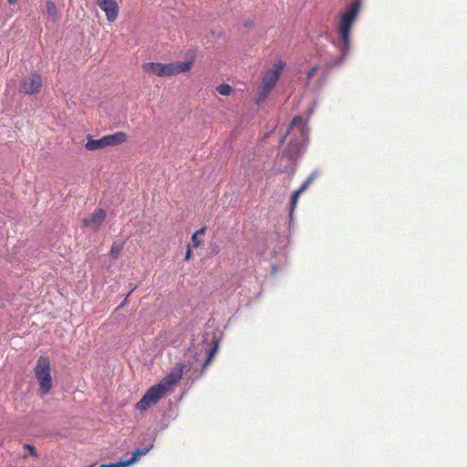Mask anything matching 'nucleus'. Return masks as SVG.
I'll list each match as a JSON object with an SVG mask.
<instances>
[{"mask_svg":"<svg viewBox=\"0 0 467 467\" xmlns=\"http://www.w3.org/2000/svg\"><path fill=\"white\" fill-rule=\"evenodd\" d=\"M98 6L105 13L109 22H115L119 16V6L116 0H95Z\"/></svg>","mask_w":467,"mask_h":467,"instance_id":"8","label":"nucleus"},{"mask_svg":"<svg viewBox=\"0 0 467 467\" xmlns=\"http://www.w3.org/2000/svg\"><path fill=\"white\" fill-rule=\"evenodd\" d=\"M361 5L360 0H354L340 16L336 32L339 42L342 56L345 57L350 49V30L354 25Z\"/></svg>","mask_w":467,"mask_h":467,"instance_id":"1","label":"nucleus"},{"mask_svg":"<svg viewBox=\"0 0 467 467\" xmlns=\"http://www.w3.org/2000/svg\"><path fill=\"white\" fill-rule=\"evenodd\" d=\"M304 144L300 142H290L289 147L285 152L289 160H296L302 154Z\"/></svg>","mask_w":467,"mask_h":467,"instance_id":"14","label":"nucleus"},{"mask_svg":"<svg viewBox=\"0 0 467 467\" xmlns=\"http://www.w3.org/2000/svg\"><path fill=\"white\" fill-rule=\"evenodd\" d=\"M192 242L193 247H195V248H197L201 245V241L198 239V236H196V234H192Z\"/></svg>","mask_w":467,"mask_h":467,"instance_id":"21","label":"nucleus"},{"mask_svg":"<svg viewBox=\"0 0 467 467\" xmlns=\"http://www.w3.org/2000/svg\"><path fill=\"white\" fill-rule=\"evenodd\" d=\"M210 250L212 254H218L220 252V247L216 244H210Z\"/></svg>","mask_w":467,"mask_h":467,"instance_id":"20","label":"nucleus"},{"mask_svg":"<svg viewBox=\"0 0 467 467\" xmlns=\"http://www.w3.org/2000/svg\"><path fill=\"white\" fill-rule=\"evenodd\" d=\"M123 250V244L114 242L110 247L109 255L113 259H118Z\"/></svg>","mask_w":467,"mask_h":467,"instance_id":"17","label":"nucleus"},{"mask_svg":"<svg viewBox=\"0 0 467 467\" xmlns=\"http://www.w3.org/2000/svg\"><path fill=\"white\" fill-rule=\"evenodd\" d=\"M319 69L318 66L313 67L306 74V84L308 85L309 81L312 79V78L316 75L317 70Z\"/></svg>","mask_w":467,"mask_h":467,"instance_id":"19","label":"nucleus"},{"mask_svg":"<svg viewBox=\"0 0 467 467\" xmlns=\"http://www.w3.org/2000/svg\"><path fill=\"white\" fill-rule=\"evenodd\" d=\"M205 227H202L201 229H199L198 231H196L193 234H196V236H199V235H203L205 234Z\"/></svg>","mask_w":467,"mask_h":467,"instance_id":"24","label":"nucleus"},{"mask_svg":"<svg viewBox=\"0 0 467 467\" xmlns=\"http://www.w3.org/2000/svg\"><path fill=\"white\" fill-rule=\"evenodd\" d=\"M142 70L154 77H172L180 73H187L192 67V61L183 62H171V63H161V62H147L142 64Z\"/></svg>","mask_w":467,"mask_h":467,"instance_id":"2","label":"nucleus"},{"mask_svg":"<svg viewBox=\"0 0 467 467\" xmlns=\"http://www.w3.org/2000/svg\"><path fill=\"white\" fill-rule=\"evenodd\" d=\"M35 376L39 383V395L48 394L52 389L51 366L48 357L40 356L34 368Z\"/></svg>","mask_w":467,"mask_h":467,"instance_id":"3","label":"nucleus"},{"mask_svg":"<svg viewBox=\"0 0 467 467\" xmlns=\"http://www.w3.org/2000/svg\"><path fill=\"white\" fill-rule=\"evenodd\" d=\"M25 448L27 449L31 455L36 456V450L33 445L26 444Z\"/></svg>","mask_w":467,"mask_h":467,"instance_id":"22","label":"nucleus"},{"mask_svg":"<svg viewBox=\"0 0 467 467\" xmlns=\"http://www.w3.org/2000/svg\"><path fill=\"white\" fill-rule=\"evenodd\" d=\"M218 350V343L214 342L213 347L209 350L208 357L202 366V373L204 372V370L207 368V367L210 365V363L213 361L216 352Z\"/></svg>","mask_w":467,"mask_h":467,"instance_id":"16","label":"nucleus"},{"mask_svg":"<svg viewBox=\"0 0 467 467\" xmlns=\"http://www.w3.org/2000/svg\"><path fill=\"white\" fill-rule=\"evenodd\" d=\"M43 13H47L52 21V23H56L58 20V11L56 4L52 0L46 1V10L42 11Z\"/></svg>","mask_w":467,"mask_h":467,"instance_id":"15","label":"nucleus"},{"mask_svg":"<svg viewBox=\"0 0 467 467\" xmlns=\"http://www.w3.org/2000/svg\"><path fill=\"white\" fill-rule=\"evenodd\" d=\"M317 175L318 172L317 171H313L300 186V188L293 192L290 202V213H292L296 209L300 194L311 184V182L317 177Z\"/></svg>","mask_w":467,"mask_h":467,"instance_id":"13","label":"nucleus"},{"mask_svg":"<svg viewBox=\"0 0 467 467\" xmlns=\"http://www.w3.org/2000/svg\"><path fill=\"white\" fill-rule=\"evenodd\" d=\"M9 5H15L17 3V0H7Z\"/></svg>","mask_w":467,"mask_h":467,"instance_id":"25","label":"nucleus"},{"mask_svg":"<svg viewBox=\"0 0 467 467\" xmlns=\"http://www.w3.org/2000/svg\"><path fill=\"white\" fill-rule=\"evenodd\" d=\"M150 451V448L144 447V448H138L132 452V457L130 460L121 461L117 463H103L100 464L99 467H129L134 462H136L140 456L146 455Z\"/></svg>","mask_w":467,"mask_h":467,"instance_id":"11","label":"nucleus"},{"mask_svg":"<svg viewBox=\"0 0 467 467\" xmlns=\"http://www.w3.org/2000/svg\"><path fill=\"white\" fill-rule=\"evenodd\" d=\"M167 392L168 390L161 383L150 387L136 404V409L141 411L146 410L150 406L158 403Z\"/></svg>","mask_w":467,"mask_h":467,"instance_id":"6","label":"nucleus"},{"mask_svg":"<svg viewBox=\"0 0 467 467\" xmlns=\"http://www.w3.org/2000/svg\"><path fill=\"white\" fill-rule=\"evenodd\" d=\"M42 77L38 73L31 74L20 85V92L27 95L38 93L42 88Z\"/></svg>","mask_w":467,"mask_h":467,"instance_id":"7","label":"nucleus"},{"mask_svg":"<svg viewBox=\"0 0 467 467\" xmlns=\"http://www.w3.org/2000/svg\"><path fill=\"white\" fill-rule=\"evenodd\" d=\"M106 218V212L105 210L101 208H98L95 210V212L91 214L89 218H85L83 220L84 226H89L94 231H97L102 223L104 222Z\"/></svg>","mask_w":467,"mask_h":467,"instance_id":"12","label":"nucleus"},{"mask_svg":"<svg viewBox=\"0 0 467 467\" xmlns=\"http://www.w3.org/2000/svg\"><path fill=\"white\" fill-rule=\"evenodd\" d=\"M284 67V63L279 61L278 63H275L270 69L265 71L262 77V83L258 90V98L256 103L263 102L268 97L269 93L275 88L277 80L279 79Z\"/></svg>","mask_w":467,"mask_h":467,"instance_id":"4","label":"nucleus"},{"mask_svg":"<svg viewBox=\"0 0 467 467\" xmlns=\"http://www.w3.org/2000/svg\"><path fill=\"white\" fill-rule=\"evenodd\" d=\"M128 136L123 131H118L113 134L105 135L100 139H93L90 135L87 137L85 148L88 150H97L107 147H114L126 142Z\"/></svg>","mask_w":467,"mask_h":467,"instance_id":"5","label":"nucleus"},{"mask_svg":"<svg viewBox=\"0 0 467 467\" xmlns=\"http://www.w3.org/2000/svg\"><path fill=\"white\" fill-rule=\"evenodd\" d=\"M295 128L296 130H298L303 142H306L307 140V133H308L307 125L304 121V119L301 116H296L293 119L291 124L289 125V128L286 130L285 134L280 140V143H283L285 141L286 136L290 133L291 130H293Z\"/></svg>","mask_w":467,"mask_h":467,"instance_id":"9","label":"nucleus"},{"mask_svg":"<svg viewBox=\"0 0 467 467\" xmlns=\"http://www.w3.org/2000/svg\"><path fill=\"white\" fill-rule=\"evenodd\" d=\"M184 365L179 363L160 383L167 389H171L182 377Z\"/></svg>","mask_w":467,"mask_h":467,"instance_id":"10","label":"nucleus"},{"mask_svg":"<svg viewBox=\"0 0 467 467\" xmlns=\"http://www.w3.org/2000/svg\"><path fill=\"white\" fill-rule=\"evenodd\" d=\"M216 90L219 94L223 96H230L233 92V88L228 84H221L218 87H216Z\"/></svg>","mask_w":467,"mask_h":467,"instance_id":"18","label":"nucleus"},{"mask_svg":"<svg viewBox=\"0 0 467 467\" xmlns=\"http://www.w3.org/2000/svg\"><path fill=\"white\" fill-rule=\"evenodd\" d=\"M192 250H191V247L190 245H188V248H187V251H186V254H185V260H190L192 258Z\"/></svg>","mask_w":467,"mask_h":467,"instance_id":"23","label":"nucleus"}]
</instances>
